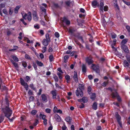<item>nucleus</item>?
Returning a JSON list of instances; mask_svg holds the SVG:
<instances>
[{"instance_id":"obj_8","label":"nucleus","mask_w":130,"mask_h":130,"mask_svg":"<svg viewBox=\"0 0 130 130\" xmlns=\"http://www.w3.org/2000/svg\"><path fill=\"white\" fill-rule=\"evenodd\" d=\"M85 60L86 62L87 63L88 65L92 64L93 62L92 58L90 56L86 57Z\"/></svg>"},{"instance_id":"obj_11","label":"nucleus","mask_w":130,"mask_h":130,"mask_svg":"<svg viewBox=\"0 0 130 130\" xmlns=\"http://www.w3.org/2000/svg\"><path fill=\"white\" fill-rule=\"evenodd\" d=\"M41 97L43 103H46L47 102L48 100L46 94H42L41 95Z\"/></svg>"},{"instance_id":"obj_25","label":"nucleus","mask_w":130,"mask_h":130,"mask_svg":"<svg viewBox=\"0 0 130 130\" xmlns=\"http://www.w3.org/2000/svg\"><path fill=\"white\" fill-rule=\"evenodd\" d=\"M90 95L91 96L90 97V99L93 100H94L96 98V94L95 93H91Z\"/></svg>"},{"instance_id":"obj_21","label":"nucleus","mask_w":130,"mask_h":130,"mask_svg":"<svg viewBox=\"0 0 130 130\" xmlns=\"http://www.w3.org/2000/svg\"><path fill=\"white\" fill-rule=\"evenodd\" d=\"M87 68L86 65L83 64L82 65V72L84 73L86 72Z\"/></svg>"},{"instance_id":"obj_2","label":"nucleus","mask_w":130,"mask_h":130,"mask_svg":"<svg viewBox=\"0 0 130 130\" xmlns=\"http://www.w3.org/2000/svg\"><path fill=\"white\" fill-rule=\"evenodd\" d=\"M22 17L23 19H21L20 21L22 22L25 25H26L27 24V23L24 21V19L26 20L27 19L28 21L30 22L31 20V13L29 11L27 14L26 13H21Z\"/></svg>"},{"instance_id":"obj_54","label":"nucleus","mask_w":130,"mask_h":130,"mask_svg":"<svg viewBox=\"0 0 130 130\" xmlns=\"http://www.w3.org/2000/svg\"><path fill=\"white\" fill-rule=\"evenodd\" d=\"M25 58L26 59L30 60L31 59V58L27 54H26L25 55Z\"/></svg>"},{"instance_id":"obj_30","label":"nucleus","mask_w":130,"mask_h":130,"mask_svg":"<svg viewBox=\"0 0 130 130\" xmlns=\"http://www.w3.org/2000/svg\"><path fill=\"white\" fill-rule=\"evenodd\" d=\"M11 57L16 62L19 61V59L16 56L14 55H12Z\"/></svg>"},{"instance_id":"obj_3","label":"nucleus","mask_w":130,"mask_h":130,"mask_svg":"<svg viewBox=\"0 0 130 130\" xmlns=\"http://www.w3.org/2000/svg\"><path fill=\"white\" fill-rule=\"evenodd\" d=\"M78 86L79 87L76 90V95L77 96L80 95L82 97L83 95L82 90L84 89V86L82 84H79Z\"/></svg>"},{"instance_id":"obj_33","label":"nucleus","mask_w":130,"mask_h":130,"mask_svg":"<svg viewBox=\"0 0 130 130\" xmlns=\"http://www.w3.org/2000/svg\"><path fill=\"white\" fill-rule=\"evenodd\" d=\"M104 5V4L103 2H101L100 3V5L99 6H100V9L102 11H103Z\"/></svg>"},{"instance_id":"obj_46","label":"nucleus","mask_w":130,"mask_h":130,"mask_svg":"<svg viewBox=\"0 0 130 130\" xmlns=\"http://www.w3.org/2000/svg\"><path fill=\"white\" fill-rule=\"evenodd\" d=\"M54 6L56 8H58L59 9H61L62 8L61 7L59 6L58 4L56 3H55L54 4Z\"/></svg>"},{"instance_id":"obj_34","label":"nucleus","mask_w":130,"mask_h":130,"mask_svg":"<svg viewBox=\"0 0 130 130\" xmlns=\"http://www.w3.org/2000/svg\"><path fill=\"white\" fill-rule=\"evenodd\" d=\"M49 58L50 62H51L54 60V58L53 55H50Z\"/></svg>"},{"instance_id":"obj_27","label":"nucleus","mask_w":130,"mask_h":130,"mask_svg":"<svg viewBox=\"0 0 130 130\" xmlns=\"http://www.w3.org/2000/svg\"><path fill=\"white\" fill-rule=\"evenodd\" d=\"M76 31V29L73 28H70L69 29L68 31L71 33V35L73 34L74 32Z\"/></svg>"},{"instance_id":"obj_61","label":"nucleus","mask_w":130,"mask_h":130,"mask_svg":"<svg viewBox=\"0 0 130 130\" xmlns=\"http://www.w3.org/2000/svg\"><path fill=\"white\" fill-rule=\"evenodd\" d=\"M76 52H75L73 51L70 53V56H72L76 54Z\"/></svg>"},{"instance_id":"obj_51","label":"nucleus","mask_w":130,"mask_h":130,"mask_svg":"<svg viewBox=\"0 0 130 130\" xmlns=\"http://www.w3.org/2000/svg\"><path fill=\"white\" fill-rule=\"evenodd\" d=\"M22 65L24 68L26 67L27 66V64L26 62L24 61L22 62Z\"/></svg>"},{"instance_id":"obj_32","label":"nucleus","mask_w":130,"mask_h":130,"mask_svg":"<svg viewBox=\"0 0 130 130\" xmlns=\"http://www.w3.org/2000/svg\"><path fill=\"white\" fill-rule=\"evenodd\" d=\"M72 119L69 116L67 117L65 119L66 121L68 123H70L71 122V120Z\"/></svg>"},{"instance_id":"obj_60","label":"nucleus","mask_w":130,"mask_h":130,"mask_svg":"<svg viewBox=\"0 0 130 130\" xmlns=\"http://www.w3.org/2000/svg\"><path fill=\"white\" fill-rule=\"evenodd\" d=\"M58 109L56 106H55L53 109V111L54 113H56L57 112Z\"/></svg>"},{"instance_id":"obj_35","label":"nucleus","mask_w":130,"mask_h":130,"mask_svg":"<svg viewBox=\"0 0 130 130\" xmlns=\"http://www.w3.org/2000/svg\"><path fill=\"white\" fill-rule=\"evenodd\" d=\"M13 9L11 7H10V8L9 12V15H11L12 14V13H13Z\"/></svg>"},{"instance_id":"obj_48","label":"nucleus","mask_w":130,"mask_h":130,"mask_svg":"<svg viewBox=\"0 0 130 130\" xmlns=\"http://www.w3.org/2000/svg\"><path fill=\"white\" fill-rule=\"evenodd\" d=\"M82 101L84 103H85L87 102V100L86 97H83L82 98Z\"/></svg>"},{"instance_id":"obj_62","label":"nucleus","mask_w":130,"mask_h":130,"mask_svg":"<svg viewBox=\"0 0 130 130\" xmlns=\"http://www.w3.org/2000/svg\"><path fill=\"white\" fill-rule=\"evenodd\" d=\"M117 100L119 102H121L122 101L121 98L120 97L119 95H118V96L117 97Z\"/></svg>"},{"instance_id":"obj_50","label":"nucleus","mask_w":130,"mask_h":130,"mask_svg":"<svg viewBox=\"0 0 130 130\" xmlns=\"http://www.w3.org/2000/svg\"><path fill=\"white\" fill-rule=\"evenodd\" d=\"M40 9L41 10H42V12H44L45 13L46 12V10L45 8H44L43 7H40Z\"/></svg>"},{"instance_id":"obj_56","label":"nucleus","mask_w":130,"mask_h":130,"mask_svg":"<svg viewBox=\"0 0 130 130\" xmlns=\"http://www.w3.org/2000/svg\"><path fill=\"white\" fill-rule=\"evenodd\" d=\"M30 78L28 76H27L25 77V81L28 82L30 80Z\"/></svg>"},{"instance_id":"obj_31","label":"nucleus","mask_w":130,"mask_h":130,"mask_svg":"<svg viewBox=\"0 0 130 130\" xmlns=\"http://www.w3.org/2000/svg\"><path fill=\"white\" fill-rule=\"evenodd\" d=\"M29 87L33 90L36 91L37 89L36 88L34 87V85L33 84H30Z\"/></svg>"},{"instance_id":"obj_36","label":"nucleus","mask_w":130,"mask_h":130,"mask_svg":"<svg viewBox=\"0 0 130 130\" xmlns=\"http://www.w3.org/2000/svg\"><path fill=\"white\" fill-rule=\"evenodd\" d=\"M78 39H80L82 41V43H84V42L82 36H77Z\"/></svg>"},{"instance_id":"obj_28","label":"nucleus","mask_w":130,"mask_h":130,"mask_svg":"<svg viewBox=\"0 0 130 130\" xmlns=\"http://www.w3.org/2000/svg\"><path fill=\"white\" fill-rule=\"evenodd\" d=\"M128 41V39H124L122 40V41L121 42V45H125V44H126Z\"/></svg>"},{"instance_id":"obj_41","label":"nucleus","mask_w":130,"mask_h":130,"mask_svg":"<svg viewBox=\"0 0 130 130\" xmlns=\"http://www.w3.org/2000/svg\"><path fill=\"white\" fill-rule=\"evenodd\" d=\"M46 39L50 41V38L49 37V34L48 33L46 34L45 35Z\"/></svg>"},{"instance_id":"obj_22","label":"nucleus","mask_w":130,"mask_h":130,"mask_svg":"<svg viewBox=\"0 0 130 130\" xmlns=\"http://www.w3.org/2000/svg\"><path fill=\"white\" fill-rule=\"evenodd\" d=\"M21 7V6L20 5L17 6L15 7V8L14 9V13L15 14H17L18 13V10Z\"/></svg>"},{"instance_id":"obj_5","label":"nucleus","mask_w":130,"mask_h":130,"mask_svg":"<svg viewBox=\"0 0 130 130\" xmlns=\"http://www.w3.org/2000/svg\"><path fill=\"white\" fill-rule=\"evenodd\" d=\"M20 80L21 85L24 86L26 90L27 91L28 89V85L25 82L22 78H20Z\"/></svg>"},{"instance_id":"obj_4","label":"nucleus","mask_w":130,"mask_h":130,"mask_svg":"<svg viewBox=\"0 0 130 130\" xmlns=\"http://www.w3.org/2000/svg\"><path fill=\"white\" fill-rule=\"evenodd\" d=\"M115 117L120 126L122 127V123L121 121V117L117 112H116L115 113Z\"/></svg>"},{"instance_id":"obj_12","label":"nucleus","mask_w":130,"mask_h":130,"mask_svg":"<svg viewBox=\"0 0 130 130\" xmlns=\"http://www.w3.org/2000/svg\"><path fill=\"white\" fill-rule=\"evenodd\" d=\"M33 17L34 20L35 21H37L38 19V17L37 14V12L35 11H34L32 12Z\"/></svg>"},{"instance_id":"obj_64","label":"nucleus","mask_w":130,"mask_h":130,"mask_svg":"<svg viewBox=\"0 0 130 130\" xmlns=\"http://www.w3.org/2000/svg\"><path fill=\"white\" fill-rule=\"evenodd\" d=\"M102 127L100 126H97L96 128V130H102Z\"/></svg>"},{"instance_id":"obj_58","label":"nucleus","mask_w":130,"mask_h":130,"mask_svg":"<svg viewBox=\"0 0 130 130\" xmlns=\"http://www.w3.org/2000/svg\"><path fill=\"white\" fill-rule=\"evenodd\" d=\"M3 12L5 14V15L8 14V12L7 10L6 9H5L3 10Z\"/></svg>"},{"instance_id":"obj_26","label":"nucleus","mask_w":130,"mask_h":130,"mask_svg":"<svg viewBox=\"0 0 130 130\" xmlns=\"http://www.w3.org/2000/svg\"><path fill=\"white\" fill-rule=\"evenodd\" d=\"M92 108L94 110L97 109L98 107L97 104L96 102H95L93 103L92 106Z\"/></svg>"},{"instance_id":"obj_44","label":"nucleus","mask_w":130,"mask_h":130,"mask_svg":"<svg viewBox=\"0 0 130 130\" xmlns=\"http://www.w3.org/2000/svg\"><path fill=\"white\" fill-rule=\"evenodd\" d=\"M7 118L9 120V121L10 122H13V120L15 118V117L14 116L12 117L11 118H10V117H9V118Z\"/></svg>"},{"instance_id":"obj_57","label":"nucleus","mask_w":130,"mask_h":130,"mask_svg":"<svg viewBox=\"0 0 130 130\" xmlns=\"http://www.w3.org/2000/svg\"><path fill=\"white\" fill-rule=\"evenodd\" d=\"M43 50L42 51V52L44 53H45L46 50V47L45 46L43 47L42 48Z\"/></svg>"},{"instance_id":"obj_15","label":"nucleus","mask_w":130,"mask_h":130,"mask_svg":"<svg viewBox=\"0 0 130 130\" xmlns=\"http://www.w3.org/2000/svg\"><path fill=\"white\" fill-rule=\"evenodd\" d=\"M51 93L52 95V98L53 99H56L57 96L56 90H55L52 91Z\"/></svg>"},{"instance_id":"obj_29","label":"nucleus","mask_w":130,"mask_h":130,"mask_svg":"<svg viewBox=\"0 0 130 130\" xmlns=\"http://www.w3.org/2000/svg\"><path fill=\"white\" fill-rule=\"evenodd\" d=\"M36 62L37 65L40 67H42L44 66V64L41 62L39 61L38 60L36 61Z\"/></svg>"},{"instance_id":"obj_13","label":"nucleus","mask_w":130,"mask_h":130,"mask_svg":"<svg viewBox=\"0 0 130 130\" xmlns=\"http://www.w3.org/2000/svg\"><path fill=\"white\" fill-rule=\"evenodd\" d=\"M92 5L94 8L96 7V6L98 7L99 6V4L96 1H94L92 2Z\"/></svg>"},{"instance_id":"obj_17","label":"nucleus","mask_w":130,"mask_h":130,"mask_svg":"<svg viewBox=\"0 0 130 130\" xmlns=\"http://www.w3.org/2000/svg\"><path fill=\"white\" fill-rule=\"evenodd\" d=\"M115 92H112L111 94L112 97L113 98H115L116 97H117L119 95L116 90H115Z\"/></svg>"},{"instance_id":"obj_10","label":"nucleus","mask_w":130,"mask_h":130,"mask_svg":"<svg viewBox=\"0 0 130 130\" xmlns=\"http://www.w3.org/2000/svg\"><path fill=\"white\" fill-rule=\"evenodd\" d=\"M62 21L63 22L65 23L66 25L68 26L70 24V21L68 20L65 17L63 18Z\"/></svg>"},{"instance_id":"obj_53","label":"nucleus","mask_w":130,"mask_h":130,"mask_svg":"<svg viewBox=\"0 0 130 130\" xmlns=\"http://www.w3.org/2000/svg\"><path fill=\"white\" fill-rule=\"evenodd\" d=\"M54 35L57 38H58L59 37V34L58 32H56L54 33Z\"/></svg>"},{"instance_id":"obj_43","label":"nucleus","mask_w":130,"mask_h":130,"mask_svg":"<svg viewBox=\"0 0 130 130\" xmlns=\"http://www.w3.org/2000/svg\"><path fill=\"white\" fill-rule=\"evenodd\" d=\"M53 78L55 80V82H57L58 81V78L57 76L56 75L54 74L53 75Z\"/></svg>"},{"instance_id":"obj_52","label":"nucleus","mask_w":130,"mask_h":130,"mask_svg":"<svg viewBox=\"0 0 130 130\" xmlns=\"http://www.w3.org/2000/svg\"><path fill=\"white\" fill-rule=\"evenodd\" d=\"M89 42L91 43L93 42L94 40L92 36H91V37L89 38Z\"/></svg>"},{"instance_id":"obj_55","label":"nucleus","mask_w":130,"mask_h":130,"mask_svg":"<svg viewBox=\"0 0 130 130\" xmlns=\"http://www.w3.org/2000/svg\"><path fill=\"white\" fill-rule=\"evenodd\" d=\"M122 1L127 5L129 6L130 5V3L129 2L125 1L124 0H122Z\"/></svg>"},{"instance_id":"obj_38","label":"nucleus","mask_w":130,"mask_h":130,"mask_svg":"<svg viewBox=\"0 0 130 130\" xmlns=\"http://www.w3.org/2000/svg\"><path fill=\"white\" fill-rule=\"evenodd\" d=\"M91 88L90 86H89L88 88V92L89 94L90 95L91 93Z\"/></svg>"},{"instance_id":"obj_49","label":"nucleus","mask_w":130,"mask_h":130,"mask_svg":"<svg viewBox=\"0 0 130 130\" xmlns=\"http://www.w3.org/2000/svg\"><path fill=\"white\" fill-rule=\"evenodd\" d=\"M57 75H58L60 79L62 78V75L61 73L59 72H57Z\"/></svg>"},{"instance_id":"obj_47","label":"nucleus","mask_w":130,"mask_h":130,"mask_svg":"<svg viewBox=\"0 0 130 130\" xmlns=\"http://www.w3.org/2000/svg\"><path fill=\"white\" fill-rule=\"evenodd\" d=\"M126 28L129 34L130 35V26L128 25H127L126 26Z\"/></svg>"},{"instance_id":"obj_45","label":"nucleus","mask_w":130,"mask_h":130,"mask_svg":"<svg viewBox=\"0 0 130 130\" xmlns=\"http://www.w3.org/2000/svg\"><path fill=\"white\" fill-rule=\"evenodd\" d=\"M37 111L36 110H33L31 112V114L32 115H35L37 113Z\"/></svg>"},{"instance_id":"obj_23","label":"nucleus","mask_w":130,"mask_h":130,"mask_svg":"<svg viewBox=\"0 0 130 130\" xmlns=\"http://www.w3.org/2000/svg\"><path fill=\"white\" fill-rule=\"evenodd\" d=\"M10 61L14 67L16 68H18L19 67L18 64L14 62L13 60L12 59H11Z\"/></svg>"},{"instance_id":"obj_37","label":"nucleus","mask_w":130,"mask_h":130,"mask_svg":"<svg viewBox=\"0 0 130 130\" xmlns=\"http://www.w3.org/2000/svg\"><path fill=\"white\" fill-rule=\"evenodd\" d=\"M4 117L5 116H3V115H1L0 116V123L2 122L3 121L4 119Z\"/></svg>"},{"instance_id":"obj_59","label":"nucleus","mask_w":130,"mask_h":130,"mask_svg":"<svg viewBox=\"0 0 130 130\" xmlns=\"http://www.w3.org/2000/svg\"><path fill=\"white\" fill-rule=\"evenodd\" d=\"M40 116L41 117H42V119L43 120H44V119H45L46 116L43 115H42L41 114H40Z\"/></svg>"},{"instance_id":"obj_6","label":"nucleus","mask_w":130,"mask_h":130,"mask_svg":"<svg viewBox=\"0 0 130 130\" xmlns=\"http://www.w3.org/2000/svg\"><path fill=\"white\" fill-rule=\"evenodd\" d=\"M20 80L21 85L24 86L26 90L27 91L28 89V85L25 82L22 78H20Z\"/></svg>"},{"instance_id":"obj_1","label":"nucleus","mask_w":130,"mask_h":130,"mask_svg":"<svg viewBox=\"0 0 130 130\" xmlns=\"http://www.w3.org/2000/svg\"><path fill=\"white\" fill-rule=\"evenodd\" d=\"M5 104H3L1 107V110L4 113V116L7 118L10 117L12 113V111L9 107V103L7 96L5 97Z\"/></svg>"},{"instance_id":"obj_40","label":"nucleus","mask_w":130,"mask_h":130,"mask_svg":"<svg viewBox=\"0 0 130 130\" xmlns=\"http://www.w3.org/2000/svg\"><path fill=\"white\" fill-rule=\"evenodd\" d=\"M32 66L36 70H37V66L36 64V63L34 62H32Z\"/></svg>"},{"instance_id":"obj_7","label":"nucleus","mask_w":130,"mask_h":130,"mask_svg":"<svg viewBox=\"0 0 130 130\" xmlns=\"http://www.w3.org/2000/svg\"><path fill=\"white\" fill-rule=\"evenodd\" d=\"M91 68L96 73H99L100 72L99 67L98 65H96L95 64H93L91 66Z\"/></svg>"},{"instance_id":"obj_9","label":"nucleus","mask_w":130,"mask_h":130,"mask_svg":"<svg viewBox=\"0 0 130 130\" xmlns=\"http://www.w3.org/2000/svg\"><path fill=\"white\" fill-rule=\"evenodd\" d=\"M121 48L127 54H128L129 53V50L127 47L125 45H121Z\"/></svg>"},{"instance_id":"obj_14","label":"nucleus","mask_w":130,"mask_h":130,"mask_svg":"<svg viewBox=\"0 0 130 130\" xmlns=\"http://www.w3.org/2000/svg\"><path fill=\"white\" fill-rule=\"evenodd\" d=\"M73 78L74 81L76 83L78 82V79L77 76V73L75 71H74V74Z\"/></svg>"},{"instance_id":"obj_20","label":"nucleus","mask_w":130,"mask_h":130,"mask_svg":"<svg viewBox=\"0 0 130 130\" xmlns=\"http://www.w3.org/2000/svg\"><path fill=\"white\" fill-rule=\"evenodd\" d=\"M123 62V64L125 68L128 67L129 66V63L126 60H124Z\"/></svg>"},{"instance_id":"obj_42","label":"nucleus","mask_w":130,"mask_h":130,"mask_svg":"<svg viewBox=\"0 0 130 130\" xmlns=\"http://www.w3.org/2000/svg\"><path fill=\"white\" fill-rule=\"evenodd\" d=\"M66 5L68 7L70 6V5L71 3V2L70 0L68 1L65 2Z\"/></svg>"},{"instance_id":"obj_24","label":"nucleus","mask_w":130,"mask_h":130,"mask_svg":"<svg viewBox=\"0 0 130 130\" xmlns=\"http://www.w3.org/2000/svg\"><path fill=\"white\" fill-rule=\"evenodd\" d=\"M65 78L66 80V82L67 83H69L70 82V77L68 75H67L65 76Z\"/></svg>"},{"instance_id":"obj_19","label":"nucleus","mask_w":130,"mask_h":130,"mask_svg":"<svg viewBox=\"0 0 130 130\" xmlns=\"http://www.w3.org/2000/svg\"><path fill=\"white\" fill-rule=\"evenodd\" d=\"M1 84H0V89L1 90V91L3 92L4 91H7L8 89L5 86H2V88H1Z\"/></svg>"},{"instance_id":"obj_39","label":"nucleus","mask_w":130,"mask_h":130,"mask_svg":"<svg viewBox=\"0 0 130 130\" xmlns=\"http://www.w3.org/2000/svg\"><path fill=\"white\" fill-rule=\"evenodd\" d=\"M28 94L29 96H30L33 95V92L30 89L29 90Z\"/></svg>"},{"instance_id":"obj_18","label":"nucleus","mask_w":130,"mask_h":130,"mask_svg":"<svg viewBox=\"0 0 130 130\" xmlns=\"http://www.w3.org/2000/svg\"><path fill=\"white\" fill-rule=\"evenodd\" d=\"M55 118L56 121L57 122H59L61 121V118L57 114H56L55 116Z\"/></svg>"},{"instance_id":"obj_16","label":"nucleus","mask_w":130,"mask_h":130,"mask_svg":"<svg viewBox=\"0 0 130 130\" xmlns=\"http://www.w3.org/2000/svg\"><path fill=\"white\" fill-rule=\"evenodd\" d=\"M50 41L46 40L45 39H44L43 40L42 43L43 44L44 46H47L49 42H50Z\"/></svg>"},{"instance_id":"obj_63","label":"nucleus","mask_w":130,"mask_h":130,"mask_svg":"<svg viewBox=\"0 0 130 130\" xmlns=\"http://www.w3.org/2000/svg\"><path fill=\"white\" fill-rule=\"evenodd\" d=\"M108 7L107 6H106L104 7L103 9L104 11H107L108 10Z\"/></svg>"}]
</instances>
